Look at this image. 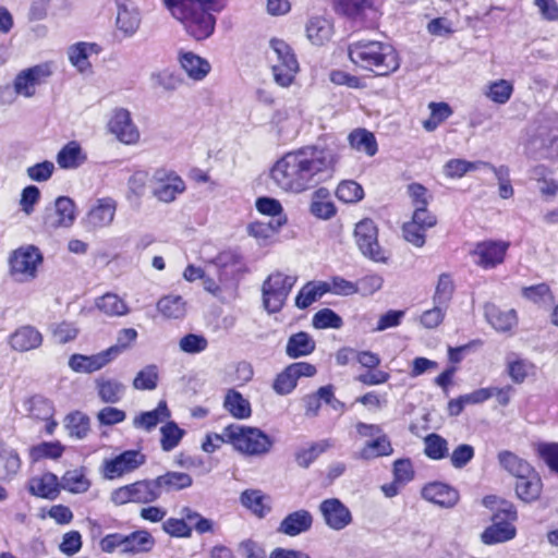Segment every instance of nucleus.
I'll return each mask as SVG.
<instances>
[{"label": "nucleus", "instance_id": "obj_1", "mask_svg": "<svg viewBox=\"0 0 558 558\" xmlns=\"http://www.w3.org/2000/svg\"><path fill=\"white\" fill-rule=\"evenodd\" d=\"M344 144L325 134L317 144L286 153L270 170V177L284 192L302 193L333 177Z\"/></svg>", "mask_w": 558, "mask_h": 558}, {"label": "nucleus", "instance_id": "obj_2", "mask_svg": "<svg viewBox=\"0 0 558 558\" xmlns=\"http://www.w3.org/2000/svg\"><path fill=\"white\" fill-rule=\"evenodd\" d=\"M348 57L355 66L372 72L376 77L393 74L401 64L399 52L392 45L374 39L349 44Z\"/></svg>", "mask_w": 558, "mask_h": 558}, {"label": "nucleus", "instance_id": "obj_3", "mask_svg": "<svg viewBox=\"0 0 558 558\" xmlns=\"http://www.w3.org/2000/svg\"><path fill=\"white\" fill-rule=\"evenodd\" d=\"M482 505L492 511L490 524L480 535L484 545L493 546L510 542L517 537L515 523L519 519L517 506L497 495H486Z\"/></svg>", "mask_w": 558, "mask_h": 558}, {"label": "nucleus", "instance_id": "obj_4", "mask_svg": "<svg viewBox=\"0 0 558 558\" xmlns=\"http://www.w3.org/2000/svg\"><path fill=\"white\" fill-rule=\"evenodd\" d=\"M498 462L514 478V495L521 502L531 505L542 498V477L529 461L512 451L504 450L498 453Z\"/></svg>", "mask_w": 558, "mask_h": 558}, {"label": "nucleus", "instance_id": "obj_5", "mask_svg": "<svg viewBox=\"0 0 558 558\" xmlns=\"http://www.w3.org/2000/svg\"><path fill=\"white\" fill-rule=\"evenodd\" d=\"M408 194L414 210L411 220L402 226L403 238L412 245L422 247L426 242V231L434 228L438 219L427 209L432 196L423 184L416 182L409 184Z\"/></svg>", "mask_w": 558, "mask_h": 558}, {"label": "nucleus", "instance_id": "obj_6", "mask_svg": "<svg viewBox=\"0 0 558 558\" xmlns=\"http://www.w3.org/2000/svg\"><path fill=\"white\" fill-rule=\"evenodd\" d=\"M162 3L193 39L199 41L213 35L216 27L215 12L197 7L190 0H162Z\"/></svg>", "mask_w": 558, "mask_h": 558}, {"label": "nucleus", "instance_id": "obj_7", "mask_svg": "<svg viewBox=\"0 0 558 558\" xmlns=\"http://www.w3.org/2000/svg\"><path fill=\"white\" fill-rule=\"evenodd\" d=\"M227 432L229 445L244 456H265L274 446V439L258 427L232 423L227 425Z\"/></svg>", "mask_w": 558, "mask_h": 558}, {"label": "nucleus", "instance_id": "obj_8", "mask_svg": "<svg viewBox=\"0 0 558 558\" xmlns=\"http://www.w3.org/2000/svg\"><path fill=\"white\" fill-rule=\"evenodd\" d=\"M355 430L362 438H372L366 441L357 452L361 460L369 461L377 458L389 457L393 453V447L389 436L384 433L378 424L357 422Z\"/></svg>", "mask_w": 558, "mask_h": 558}, {"label": "nucleus", "instance_id": "obj_9", "mask_svg": "<svg viewBox=\"0 0 558 558\" xmlns=\"http://www.w3.org/2000/svg\"><path fill=\"white\" fill-rule=\"evenodd\" d=\"M43 260V254L37 246H20L10 254V275L21 282L31 281L36 278L38 266L41 265Z\"/></svg>", "mask_w": 558, "mask_h": 558}, {"label": "nucleus", "instance_id": "obj_10", "mask_svg": "<svg viewBox=\"0 0 558 558\" xmlns=\"http://www.w3.org/2000/svg\"><path fill=\"white\" fill-rule=\"evenodd\" d=\"M270 47L277 56V63L272 65L275 81L282 87H289L299 72V62L292 47L280 38H271Z\"/></svg>", "mask_w": 558, "mask_h": 558}, {"label": "nucleus", "instance_id": "obj_11", "mask_svg": "<svg viewBox=\"0 0 558 558\" xmlns=\"http://www.w3.org/2000/svg\"><path fill=\"white\" fill-rule=\"evenodd\" d=\"M145 463L146 454L141 450H124L110 459H105L100 466V473L104 478L113 481L135 472Z\"/></svg>", "mask_w": 558, "mask_h": 558}, {"label": "nucleus", "instance_id": "obj_12", "mask_svg": "<svg viewBox=\"0 0 558 558\" xmlns=\"http://www.w3.org/2000/svg\"><path fill=\"white\" fill-rule=\"evenodd\" d=\"M354 239L362 254L375 263H386L388 256L378 243V229L371 218H364L355 225Z\"/></svg>", "mask_w": 558, "mask_h": 558}, {"label": "nucleus", "instance_id": "obj_13", "mask_svg": "<svg viewBox=\"0 0 558 558\" xmlns=\"http://www.w3.org/2000/svg\"><path fill=\"white\" fill-rule=\"evenodd\" d=\"M510 245L505 240H484L475 243L470 254L480 268L494 269L505 263Z\"/></svg>", "mask_w": 558, "mask_h": 558}, {"label": "nucleus", "instance_id": "obj_14", "mask_svg": "<svg viewBox=\"0 0 558 558\" xmlns=\"http://www.w3.org/2000/svg\"><path fill=\"white\" fill-rule=\"evenodd\" d=\"M76 218V206L72 198L59 196L53 205L47 206L43 214V225L47 230L71 227Z\"/></svg>", "mask_w": 558, "mask_h": 558}, {"label": "nucleus", "instance_id": "obj_15", "mask_svg": "<svg viewBox=\"0 0 558 558\" xmlns=\"http://www.w3.org/2000/svg\"><path fill=\"white\" fill-rule=\"evenodd\" d=\"M317 373L316 366L308 362H294L278 373L272 381V389L277 395L291 393L302 377H313Z\"/></svg>", "mask_w": 558, "mask_h": 558}, {"label": "nucleus", "instance_id": "obj_16", "mask_svg": "<svg viewBox=\"0 0 558 558\" xmlns=\"http://www.w3.org/2000/svg\"><path fill=\"white\" fill-rule=\"evenodd\" d=\"M23 405L29 418L45 423L46 434L52 435L54 433L58 426L54 420L56 409L49 398L43 395H33L23 401Z\"/></svg>", "mask_w": 558, "mask_h": 558}, {"label": "nucleus", "instance_id": "obj_17", "mask_svg": "<svg viewBox=\"0 0 558 558\" xmlns=\"http://www.w3.org/2000/svg\"><path fill=\"white\" fill-rule=\"evenodd\" d=\"M155 186L153 195L160 202H173L178 194L185 191V183L174 171L157 169L153 175Z\"/></svg>", "mask_w": 558, "mask_h": 558}, {"label": "nucleus", "instance_id": "obj_18", "mask_svg": "<svg viewBox=\"0 0 558 558\" xmlns=\"http://www.w3.org/2000/svg\"><path fill=\"white\" fill-rule=\"evenodd\" d=\"M52 74L51 62L36 64L20 72L14 80V88L17 94L31 97L35 94L36 85L47 81Z\"/></svg>", "mask_w": 558, "mask_h": 558}, {"label": "nucleus", "instance_id": "obj_19", "mask_svg": "<svg viewBox=\"0 0 558 558\" xmlns=\"http://www.w3.org/2000/svg\"><path fill=\"white\" fill-rule=\"evenodd\" d=\"M108 129L123 144L134 145L140 141V132L132 121L130 111L124 108L113 111Z\"/></svg>", "mask_w": 558, "mask_h": 558}, {"label": "nucleus", "instance_id": "obj_20", "mask_svg": "<svg viewBox=\"0 0 558 558\" xmlns=\"http://www.w3.org/2000/svg\"><path fill=\"white\" fill-rule=\"evenodd\" d=\"M318 509L324 522L331 530H343L352 522L350 509L338 498L324 499Z\"/></svg>", "mask_w": 558, "mask_h": 558}, {"label": "nucleus", "instance_id": "obj_21", "mask_svg": "<svg viewBox=\"0 0 558 558\" xmlns=\"http://www.w3.org/2000/svg\"><path fill=\"white\" fill-rule=\"evenodd\" d=\"M484 315L487 323L498 332L512 333L519 323L514 308L504 310L495 303L484 305Z\"/></svg>", "mask_w": 558, "mask_h": 558}, {"label": "nucleus", "instance_id": "obj_22", "mask_svg": "<svg viewBox=\"0 0 558 558\" xmlns=\"http://www.w3.org/2000/svg\"><path fill=\"white\" fill-rule=\"evenodd\" d=\"M313 514L306 509L288 513L279 523L277 531L287 536H298L310 531L313 526Z\"/></svg>", "mask_w": 558, "mask_h": 558}, {"label": "nucleus", "instance_id": "obj_23", "mask_svg": "<svg viewBox=\"0 0 558 558\" xmlns=\"http://www.w3.org/2000/svg\"><path fill=\"white\" fill-rule=\"evenodd\" d=\"M117 210V202L111 197L98 198L87 214V225L92 229H101L112 223Z\"/></svg>", "mask_w": 558, "mask_h": 558}, {"label": "nucleus", "instance_id": "obj_24", "mask_svg": "<svg viewBox=\"0 0 558 558\" xmlns=\"http://www.w3.org/2000/svg\"><path fill=\"white\" fill-rule=\"evenodd\" d=\"M422 496L424 499L445 508L456 506L459 500L458 490L441 482L426 484L422 489Z\"/></svg>", "mask_w": 558, "mask_h": 558}, {"label": "nucleus", "instance_id": "obj_25", "mask_svg": "<svg viewBox=\"0 0 558 558\" xmlns=\"http://www.w3.org/2000/svg\"><path fill=\"white\" fill-rule=\"evenodd\" d=\"M59 478L51 472H45L41 475L34 476L28 481V492L31 495L53 500L60 494Z\"/></svg>", "mask_w": 558, "mask_h": 558}, {"label": "nucleus", "instance_id": "obj_26", "mask_svg": "<svg viewBox=\"0 0 558 558\" xmlns=\"http://www.w3.org/2000/svg\"><path fill=\"white\" fill-rule=\"evenodd\" d=\"M307 39L314 46H325L328 44L333 34L335 26L331 20L324 16H312L305 26Z\"/></svg>", "mask_w": 558, "mask_h": 558}, {"label": "nucleus", "instance_id": "obj_27", "mask_svg": "<svg viewBox=\"0 0 558 558\" xmlns=\"http://www.w3.org/2000/svg\"><path fill=\"white\" fill-rule=\"evenodd\" d=\"M536 371V365L527 359L521 357L514 353L507 357L506 373L515 385H522L529 378H534Z\"/></svg>", "mask_w": 558, "mask_h": 558}, {"label": "nucleus", "instance_id": "obj_28", "mask_svg": "<svg viewBox=\"0 0 558 558\" xmlns=\"http://www.w3.org/2000/svg\"><path fill=\"white\" fill-rule=\"evenodd\" d=\"M43 343V335L33 326L26 325L17 328L9 337L10 347L19 352L37 349Z\"/></svg>", "mask_w": 558, "mask_h": 558}, {"label": "nucleus", "instance_id": "obj_29", "mask_svg": "<svg viewBox=\"0 0 558 558\" xmlns=\"http://www.w3.org/2000/svg\"><path fill=\"white\" fill-rule=\"evenodd\" d=\"M242 506L258 519H264L271 511V498L260 489H245L240 495Z\"/></svg>", "mask_w": 558, "mask_h": 558}, {"label": "nucleus", "instance_id": "obj_30", "mask_svg": "<svg viewBox=\"0 0 558 558\" xmlns=\"http://www.w3.org/2000/svg\"><path fill=\"white\" fill-rule=\"evenodd\" d=\"M171 416V412L165 400L158 402L157 407L151 411L141 412L135 415L132 425L136 429L151 432L161 422L167 421Z\"/></svg>", "mask_w": 558, "mask_h": 558}, {"label": "nucleus", "instance_id": "obj_31", "mask_svg": "<svg viewBox=\"0 0 558 558\" xmlns=\"http://www.w3.org/2000/svg\"><path fill=\"white\" fill-rule=\"evenodd\" d=\"M302 401L304 405V413L308 417H315L318 415L323 401L325 403L336 401L343 405V402L336 399L333 387L331 385L319 387L315 392L305 395Z\"/></svg>", "mask_w": 558, "mask_h": 558}, {"label": "nucleus", "instance_id": "obj_32", "mask_svg": "<svg viewBox=\"0 0 558 558\" xmlns=\"http://www.w3.org/2000/svg\"><path fill=\"white\" fill-rule=\"evenodd\" d=\"M155 538L147 530H136L123 534V554L138 555L149 553L155 546Z\"/></svg>", "mask_w": 558, "mask_h": 558}, {"label": "nucleus", "instance_id": "obj_33", "mask_svg": "<svg viewBox=\"0 0 558 558\" xmlns=\"http://www.w3.org/2000/svg\"><path fill=\"white\" fill-rule=\"evenodd\" d=\"M22 460L19 452L0 442V482H10L21 470Z\"/></svg>", "mask_w": 558, "mask_h": 558}, {"label": "nucleus", "instance_id": "obj_34", "mask_svg": "<svg viewBox=\"0 0 558 558\" xmlns=\"http://www.w3.org/2000/svg\"><path fill=\"white\" fill-rule=\"evenodd\" d=\"M310 213L323 220H328L336 216L337 208L326 187H319L314 192L310 204Z\"/></svg>", "mask_w": 558, "mask_h": 558}, {"label": "nucleus", "instance_id": "obj_35", "mask_svg": "<svg viewBox=\"0 0 558 558\" xmlns=\"http://www.w3.org/2000/svg\"><path fill=\"white\" fill-rule=\"evenodd\" d=\"M316 343L314 339L305 331L292 333L286 345V354L290 359L307 356L315 351Z\"/></svg>", "mask_w": 558, "mask_h": 558}, {"label": "nucleus", "instance_id": "obj_36", "mask_svg": "<svg viewBox=\"0 0 558 558\" xmlns=\"http://www.w3.org/2000/svg\"><path fill=\"white\" fill-rule=\"evenodd\" d=\"M98 397L104 403H118L122 400L125 386L116 378L98 377L95 380Z\"/></svg>", "mask_w": 558, "mask_h": 558}, {"label": "nucleus", "instance_id": "obj_37", "mask_svg": "<svg viewBox=\"0 0 558 558\" xmlns=\"http://www.w3.org/2000/svg\"><path fill=\"white\" fill-rule=\"evenodd\" d=\"M100 48L97 44L76 43L69 48L68 56L73 66L80 72L90 70L92 65L88 58L92 53H98Z\"/></svg>", "mask_w": 558, "mask_h": 558}, {"label": "nucleus", "instance_id": "obj_38", "mask_svg": "<svg viewBox=\"0 0 558 558\" xmlns=\"http://www.w3.org/2000/svg\"><path fill=\"white\" fill-rule=\"evenodd\" d=\"M179 60L182 69L194 81H202L211 69L206 59L191 51L181 53Z\"/></svg>", "mask_w": 558, "mask_h": 558}, {"label": "nucleus", "instance_id": "obj_39", "mask_svg": "<svg viewBox=\"0 0 558 558\" xmlns=\"http://www.w3.org/2000/svg\"><path fill=\"white\" fill-rule=\"evenodd\" d=\"M160 495L163 493L177 492L189 488L193 484V478L189 473L168 471L156 477Z\"/></svg>", "mask_w": 558, "mask_h": 558}, {"label": "nucleus", "instance_id": "obj_40", "mask_svg": "<svg viewBox=\"0 0 558 558\" xmlns=\"http://www.w3.org/2000/svg\"><path fill=\"white\" fill-rule=\"evenodd\" d=\"M326 293H329L328 282L310 281L298 292L295 296V306L301 310H305Z\"/></svg>", "mask_w": 558, "mask_h": 558}, {"label": "nucleus", "instance_id": "obj_41", "mask_svg": "<svg viewBox=\"0 0 558 558\" xmlns=\"http://www.w3.org/2000/svg\"><path fill=\"white\" fill-rule=\"evenodd\" d=\"M156 307L166 319H182L186 315V302L180 295H165L158 300Z\"/></svg>", "mask_w": 558, "mask_h": 558}, {"label": "nucleus", "instance_id": "obj_42", "mask_svg": "<svg viewBox=\"0 0 558 558\" xmlns=\"http://www.w3.org/2000/svg\"><path fill=\"white\" fill-rule=\"evenodd\" d=\"M350 146L373 157L378 151V144L375 135L366 129H354L348 136Z\"/></svg>", "mask_w": 558, "mask_h": 558}, {"label": "nucleus", "instance_id": "obj_43", "mask_svg": "<svg viewBox=\"0 0 558 558\" xmlns=\"http://www.w3.org/2000/svg\"><path fill=\"white\" fill-rule=\"evenodd\" d=\"M85 160L86 155L76 141L66 143L57 155V163L61 169H75Z\"/></svg>", "mask_w": 558, "mask_h": 558}, {"label": "nucleus", "instance_id": "obj_44", "mask_svg": "<svg viewBox=\"0 0 558 558\" xmlns=\"http://www.w3.org/2000/svg\"><path fill=\"white\" fill-rule=\"evenodd\" d=\"M427 107L429 117L422 121L426 132H434L453 114L451 106L446 101H430Z\"/></svg>", "mask_w": 558, "mask_h": 558}, {"label": "nucleus", "instance_id": "obj_45", "mask_svg": "<svg viewBox=\"0 0 558 558\" xmlns=\"http://www.w3.org/2000/svg\"><path fill=\"white\" fill-rule=\"evenodd\" d=\"M223 408L231 416L238 420H245L252 415L251 404L235 389H229L223 400Z\"/></svg>", "mask_w": 558, "mask_h": 558}, {"label": "nucleus", "instance_id": "obj_46", "mask_svg": "<svg viewBox=\"0 0 558 558\" xmlns=\"http://www.w3.org/2000/svg\"><path fill=\"white\" fill-rule=\"evenodd\" d=\"M90 486L84 468L68 470L61 477V487L71 494L86 493Z\"/></svg>", "mask_w": 558, "mask_h": 558}, {"label": "nucleus", "instance_id": "obj_47", "mask_svg": "<svg viewBox=\"0 0 558 558\" xmlns=\"http://www.w3.org/2000/svg\"><path fill=\"white\" fill-rule=\"evenodd\" d=\"M132 485L134 504L149 505L161 497L156 477L138 480L133 482Z\"/></svg>", "mask_w": 558, "mask_h": 558}, {"label": "nucleus", "instance_id": "obj_48", "mask_svg": "<svg viewBox=\"0 0 558 558\" xmlns=\"http://www.w3.org/2000/svg\"><path fill=\"white\" fill-rule=\"evenodd\" d=\"M520 293L524 300L537 306L553 303L555 300L554 292L547 282L522 287Z\"/></svg>", "mask_w": 558, "mask_h": 558}, {"label": "nucleus", "instance_id": "obj_49", "mask_svg": "<svg viewBox=\"0 0 558 558\" xmlns=\"http://www.w3.org/2000/svg\"><path fill=\"white\" fill-rule=\"evenodd\" d=\"M333 446L330 439H323L302 448L295 453V461L301 468H308L320 454Z\"/></svg>", "mask_w": 558, "mask_h": 558}, {"label": "nucleus", "instance_id": "obj_50", "mask_svg": "<svg viewBox=\"0 0 558 558\" xmlns=\"http://www.w3.org/2000/svg\"><path fill=\"white\" fill-rule=\"evenodd\" d=\"M337 14L349 19H356L373 7L372 0H331Z\"/></svg>", "mask_w": 558, "mask_h": 558}, {"label": "nucleus", "instance_id": "obj_51", "mask_svg": "<svg viewBox=\"0 0 558 558\" xmlns=\"http://www.w3.org/2000/svg\"><path fill=\"white\" fill-rule=\"evenodd\" d=\"M97 308L108 316H123L129 313V306L116 293H105L96 301Z\"/></svg>", "mask_w": 558, "mask_h": 558}, {"label": "nucleus", "instance_id": "obj_52", "mask_svg": "<svg viewBox=\"0 0 558 558\" xmlns=\"http://www.w3.org/2000/svg\"><path fill=\"white\" fill-rule=\"evenodd\" d=\"M456 290L453 278L450 274L444 272L439 275L435 292L433 295L434 304L442 305L448 308Z\"/></svg>", "mask_w": 558, "mask_h": 558}, {"label": "nucleus", "instance_id": "obj_53", "mask_svg": "<svg viewBox=\"0 0 558 558\" xmlns=\"http://www.w3.org/2000/svg\"><path fill=\"white\" fill-rule=\"evenodd\" d=\"M65 427L71 437L83 439L90 430V420L86 414L74 411L65 416Z\"/></svg>", "mask_w": 558, "mask_h": 558}, {"label": "nucleus", "instance_id": "obj_54", "mask_svg": "<svg viewBox=\"0 0 558 558\" xmlns=\"http://www.w3.org/2000/svg\"><path fill=\"white\" fill-rule=\"evenodd\" d=\"M364 189L354 180H343L336 189L337 198L345 204H355L364 198Z\"/></svg>", "mask_w": 558, "mask_h": 558}, {"label": "nucleus", "instance_id": "obj_55", "mask_svg": "<svg viewBox=\"0 0 558 558\" xmlns=\"http://www.w3.org/2000/svg\"><path fill=\"white\" fill-rule=\"evenodd\" d=\"M424 453L432 460H441L449 456L447 440L436 433H430L424 438Z\"/></svg>", "mask_w": 558, "mask_h": 558}, {"label": "nucleus", "instance_id": "obj_56", "mask_svg": "<svg viewBox=\"0 0 558 558\" xmlns=\"http://www.w3.org/2000/svg\"><path fill=\"white\" fill-rule=\"evenodd\" d=\"M141 23L140 14L136 10L129 9L125 4L118 5L117 26L125 35L134 34Z\"/></svg>", "mask_w": 558, "mask_h": 558}, {"label": "nucleus", "instance_id": "obj_57", "mask_svg": "<svg viewBox=\"0 0 558 558\" xmlns=\"http://www.w3.org/2000/svg\"><path fill=\"white\" fill-rule=\"evenodd\" d=\"M513 94V85L507 80H497L487 85L486 97L497 105L507 104Z\"/></svg>", "mask_w": 558, "mask_h": 558}, {"label": "nucleus", "instance_id": "obj_58", "mask_svg": "<svg viewBox=\"0 0 558 558\" xmlns=\"http://www.w3.org/2000/svg\"><path fill=\"white\" fill-rule=\"evenodd\" d=\"M184 436V430L173 421L167 422L160 428V446L166 452L173 450L179 446Z\"/></svg>", "mask_w": 558, "mask_h": 558}, {"label": "nucleus", "instance_id": "obj_59", "mask_svg": "<svg viewBox=\"0 0 558 558\" xmlns=\"http://www.w3.org/2000/svg\"><path fill=\"white\" fill-rule=\"evenodd\" d=\"M63 452L64 446L60 441H43L31 448L29 456L34 461L44 459L57 460L62 457Z\"/></svg>", "mask_w": 558, "mask_h": 558}, {"label": "nucleus", "instance_id": "obj_60", "mask_svg": "<svg viewBox=\"0 0 558 558\" xmlns=\"http://www.w3.org/2000/svg\"><path fill=\"white\" fill-rule=\"evenodd\" d=\"M263 304L265 310L270 314H276L281 311L289 293L275 290L263 284Z\"/></svg>", "mask_w": 558, "mask_h": 558}, {"label": "nucleus", "instance_id": "obj_61", "mask_svg": "<svg viewBox=\"0 0 558 558\" xmlns=\"http://www.w3.org/2000/svg\"><path fill=\"white\" fill-rule=\"evenodd\" d=\"M162 530L165 533L175 538H187L191 537L193 527L189 521L182 515V518H168L162 522Z\"/></svg>", "mask_w": 558, "mask_h": 558}, {"label": "nucleus", "instance_id": "obj_62", "mask_svg": "<svg viewBox=\"0 0 558 558\" xmlns=\"http://www.w3.org/2000/svg\"><path fill=\"white\" fill-rule=\"evenodd\" d=\"M312 325L316 329H339L342 327L343 322L342 318L332 310L322 308L314 314Z\"/></svg>", "mask_w": 558, "mask_h": 558}, {"label": "nucleus", "instance_id": "obj_63", "mask_svg": "<svg viewBox=\"0 0 558 558\" xmlns=\"http://www.w3.org/2000/svg\"><path fill=\"white\" fill-rule=\"evenodd\" d=\"M255 206L258 213L262 215L270 217L282 216V219L278 221L279 226H282L287 222V217L283 215V207L278 199L268 196L258 197L256 199Z\"/></svg>", "mask_w": 558, "mask_h": 558}, {"label": "nucleus", "instance_id": "obj_64", "mask_svg": "<svg viewBox=\"0 0 558 558\" xmlns=\"http://www.w3.org/2000/svg\"><path fill=\"white\" fill-rule=\"evenodd\" d=\"M158 371L155 365L141 369L133 379V387L137 390H154L158 385Z\"/></svg>", "mask_w": 558, "mask_h": 558}]
</instances>
